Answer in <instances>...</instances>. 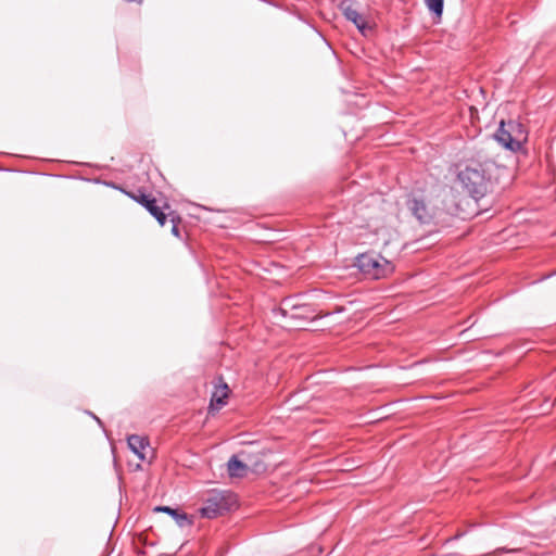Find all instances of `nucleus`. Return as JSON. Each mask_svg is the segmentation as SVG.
<instances>
[{"label": "nucleus", "mask_w": 556, "mask_h": 556, "mask_svg": "<svg viewBox=\"0 0 556 556\" xmlns=\"http://www.w3.org/2000/svg\"><path fill=\"white\" fill-rule=\"evenodd\" d=\"M495 163L491 160H471L457 174V182L462 189L476 201L484 198L490 191L491 175Z\"/></svg>", "instance_id": "nucleus-1"}, {"label": "nucleus", "mask_w": 556, "mask_h": 556, "mask_svg": "<svg viewBox=\"0 0 556 556\" xmlns=\"http://www.w3.org/2000/svg\"><path fill=\"white\" fill-rule=\"evenodd\" d=\"M355 265L366 276L380 279L393 271L392 264L376 253H364L356 257Z\"/></svg>", "instance_id": "nucleus-2"}, {"label": "nucleus", "mask_w": 556, "mask_h": 556, "mask_svg": "<svg viewBox=\"0 0 556 556\" xmlns=\"http://www.w3.org/2000/svg\"><path fill=\"white\" fill-rule=\"evenodd\" d=\"M232 504L233 498L230 493L213 491L205 498L203 506L200 508V514L202 517L213 519L228 511Z\"/></svg>", "instance_id": "nucleus-3"}, {"label": "nucleus", "mask_w": 556, "mask_h": 556, "mask_svg": "<svg viewBox=\"0 0 556 556\" xmlns=\"http://www.w3.org/2000/svg\"><path fill=\"white\" fill-rule=\"evenodd\" d=\"M521 125L515 122H501L498 129L494 134V139L505 149L510 151H518L521 148L522 140L525 139Z\"/></svg>", "instance_id": "nucleus-4"}, {"label": "nucleus", "mask_w": 556, "mask_h": 556, "mask_svg": "<svg viewBox=\"0 0 556 556\" xmlns=\"http://www.w3.org/2000/svg\"><path fill=\"white\" fill-rule=\"evenodd\" d=\"M280 312L286 318L299 320V323L292 325L298 328H302L304 321L313 319V316L309 315V308L306 305L296 303L294 299L291 298L282 301Z\"/></svg>", "instance_id": "nucleus-5"}, {"label": "nucleus", "mask_w": 556, "mask_h": 556, "mask_svg": "<svg viewBox=\"0 0 556 556\" xmlns=\"http://www.w3.org/2000/svg\"><path fill=\"white\" fill-rule=\"evenodd\" d=\"M408 211L420 224H430L434 217L432 210L421 198H409L406 202Z\"/></svg>", "instance_id": "nucleus-6"}, {"label": "nucleus", "mask_w": 556, "mask_h": 556, "mask_svg": "<svg viewBox=\"0 0 556 556\" xmlns=\"http://www.w3.org/2000/svg\"><path fill=\"white\" fill-rule=\"evenodd\" d=\"M339 9L344 17L352 22L362 34L366 33L368 29L366 18L358 12L352 0H342L339 4Z\"/></svg>", "instance_id": "nucleus-7"}, {"label": "nucleus", "mask_w": 556, "mask_h": 556, "mask_svg": "<svg viewBox=\"0 0 556 556\" xmlns=\"http://www.w3.org/2000/svg\"><path fill=\"white\" fill-rule=\"evenodd\" d=\"M131 199L136 202L140 203L142 206L147 208V211L155 217L161 226H164L167 219V216L163 213V211L156 205L155 199L150 195L138 191L137 193L129 194Z\"/></svg>", "instance_id": "nucleus-8"}, {"label": "nucleus", "mask_w": 556, "mask_h": 556, "mask_svg": "<svg viewBox=\"0 0 556 556\" xmlns=\"http://www.w3.org/2000/svg\"><path fill=\"white\" fill-rule=\"evenodd\" d=\"M154 511L165 513V514L169 515L175 520L177 526L180 528L188 527L192 523L190 517L186 513H184L182 510H180L178 508H172L169 506H156L154 508Z\"/></svg>", "instance_id": "nucleus-9"}, {"label": "nucleus", "mask_w": 556, "mask_h": 556, "mask_svg": "<svg viewBox=\"0 0 556 556\" xmlns=\"http://www.w3.org/2000/svg\"><path fill=\"white\" fill-rule=\"evenodd\" d=\"M127 444H128V447L130 448V451L134 454H136L139 457V459H141V460L146 459V455H144L143 451L149 445L147 439H144L140 435H137V434H131L127 438Z\"/></svg>", "instance_id": "nucleus-10"}, {"label": "nucleus", "mask_w": 556, "mask_h": 556, "mask_svg": "<svg viewBox=\"0 0 556 556\" xmlns=\"http://www.w3.org/2000/svg\"><path fill=\"white\" fill-rule=\"evenodd\" d=\"M227 469L230 477H243L248 471V466L233 455L227 463Z\"/></svg>", "instance_id": "nucleus-11"}, {"label": "nucleus", "mask_w": 556, "mask_h": 556, "mask_svg": "<svg viewBox=\"0 0 556 556\" xmlns=\"http://www.w3.org/2000/svg\"><path fill=\"white\" fill-rule=\"evenodd\" d=\"M428 10L435 16H441L443 13L444 0H425Z\"/></svg>", "instance_id": "nucleus-12"}, {"label": "nucleus", "mask_w": 556, "mask_h": 556, "mask_svg": "<svg viewBox=\"0 0 556 556\" xmlns=\"http://www.w3.org/2000/svg\"><path fill=\"white\" fill-rule=\"evenodd\" d=\"M227 389H228L227 384H224L223 394L220 396L214 395L212 397V401L210 404L211 410H218L225 404L224 399L227 396V392H226Z\"/></svg>", "instance_id": "nucleus-13"}, {"label": "nucleus", "mask_w": 556, "mask_h": 556, "mask_svg": "<svg viewBox=\"0 0 556 556\" xmlns=\"http://www.w3.org/2000/svg\"><path fill=\"white\" fill-rule=\"evenodd\" d=\"M518 549H506V548H496L495 551H493L492 553H489V554H485V555H482V556H496V555H500L502 553H515L517 552Z\"/></svg>", "instance_id": "nucleus-14"}, {"label": "nucleus", "mask_w": 556, "mask_h": 556, "mask_svg": "<svg viewBox=\"0 0 556 556\" xmlns=\"http://www.w3.org/2000/svg\"><path fill=\"white\" fill-rule=\"evenodd\" d=\"M172 223H173V226H172V233L176 237H179V229H178V226L175 222V217H172Z\"/></svg>", "instance_id": "nucleus-15"}, {"label": "nucleus", "mask_w": 556, "mask_h": 556, "mask_svg": "<svg viewBox=\"0 0 556 556\" xmlns=\"http://www.w3.org/2000/svg\"><path fill=\"white\" fill-rule=\"evenodd\" d=\"M464 534H465L464 532H458L453 538L446 540L445 543H450L451 541L458 540L459 538L464 536Z\"/></svg>", "instance_id": "nucleus-16"}, {"label": "nucleus", "mask_w": 556, "mask_h": 556, "mask_svg": "<svg viewBox=\"0 0 556 556\" xmlns=\"http://www.w3.org/2000/svg\"><path fill=\"white\" fill-rule=\"evenodd\" d=\"M89 414H90V415H91V416L97 420V422H98L100 426H102V421H101V419H99L96 415H93V414H91V413H89Z\"/></svg>", "instance_id": "nucleus-17"}]
</instances>
